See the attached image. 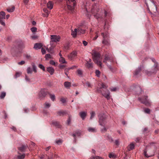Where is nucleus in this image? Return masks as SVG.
Listing matches in <instances>:
<instances>
[{"mask_svg":"<svg viewBox=\"0 0 159 159\" xmlns=\"http://www.w3.org/2000/svg\"><path fill=\"white\" fill-rule=\"evenodd\" d=\"M101 87L97 88V91L99 93H102V95L106 98L107 99H109L110 98V93L109 91L108 90L106 89L105 93H102L101 90V89L102 88L106 89L107 87V86L103 83L101 84Z\"/></svg>","mask_w":159,"mask_h":159,"instance_id":"1","label":"nucleus"},{"mask_svg":"<svg viewBox=\"0 0 159 159\" xmlns=\"http://www.w3.org/2000/svg\"><path fill=\"white\" fill-rule=\"evenodd\" d=\"M93 60L98 65L102 67V63L101 61L100 54L97 52H94L92 54Z\"/></svg>","mask_w":159,"mask_h":159,"instance_id":"2","label":"nucleus"},{"mask_svg":"<svg viewBox=\"0 0 159 159\" xmlns=\"http://www.w3.org/2000/svg\"><path fill=\"white\" fill-rule=\"evenodd\" d=\"M67 7L68 10L72 11L75 5L76 2L75 0H66Z\"/></svg>","mask_w":159,"mask_h":159,"instance_id":"3","label":"nucleus"},{"mask_svg":"<svg viewBox=\"0 0 159 159\" xmlns=\"http://www.w3.org/2000/svg\"><path fill=\"white\" fill-rule=\"evenodd\" d=\"M158 70V65L157 63H155L154 65L152 67L151 70L148 71L146 70L145 71V73L148 75H150L153 74H155Z\"/></svg>","mask_w":159,"mask_h":159,"instance_id":"4","label":"nucleus"},{"mask_svg":"<svg viewBox=\"0 0 159 159\" xmlns=\"http://www.w3.org/2000/svg\"><path fill=\"white\" fill-rule=\"evenodd\" d=\"M99 123L101 126H105L107 123L106 118L104 116L99 115Z\"/></svg>","mask_w":159,"mask_h":159,"instance_id":"5","label":"nucleus"},{"mask_svg":"<svg viewBox=\"0 0 159 159\" xmlns=\"http://www.w3.org/2000/svg\"><path fill=\"white\" fill-rule=\"evenodd\" d=\"M138 100L140 102L145 104L147 106H150V102L148 99L147 96H145L142 98H139Z\"/></svg>","mask_w":159,"mask_h":159,"instance_id":"6","label":"nucleus"},{"mask_svg":"<svg viewBox=\"0 0 159 159\" xmlns=\"http://www.w3.org/2000/svg\"><path fill=\"white\" fill-rule=\"evenodd\" d=\"M51 40L50 41V45H53V43L59 42L60 40V37L59 36L51 35Z\"/></svg>","mask_w":159,"mask_h":159,"instance_id":"7","label":"nucleus"},{"mask_svg":"<svg viewBox=\"0 0 159 159\" xmlns=\"http://www.w3.org/2000/svg\"><path fill=\"white\" fill-rule=\"evenodd\" d=\"M39 95L40 98L44 97L47 95V92L44 89H41Z\"/></svg>","mask_w":159,"mask_h":159,"instance_id":"8","label":"nucleus"},{"mask_svg":"<svg viewBox=\"0 0 159 159\" xmlns=\"http://www.w3.org/2000/svg\"><path fill=\"white\" fill-rule=\"evenodd\" d=\"M87 130L90 132L96 133L97 131V129L96 127H89Z\"/></svg>","mask_w":159,"mask_h":159,"instance_id":"9","label":"nucleus"},{"mask_svg":"<svg viewBox=\"0 0 159 159\" xmlns=\"http://www.w3.org/2000/svg\"><path fill=\"white\" fill-rule=\"evenodd\" d=\"M81 134V132L80 131L77 130L75 133L72 134V136L74 137L75 142V137L77 136H80Z\"/></svg>","mask_w":159,"mask_h":159,"instance_id":"10","label":"nucleus"},{"mask_svg":"<svg viewBox=\"0 0 159 159\" xmlns=\"http://www.w3.org/2000/svg\"><path fill=\"white\" fill-rule=\"evenodd\" d=\"M112 61V60L110 57H109L107 55H105V58L103 60L104 62L106 63L107 61L111 62Z\"/></svg>","mask_w":159,"mask_h":159,"instance_id":"11","label":"nucleus"},{"mask_svg":"<svg viewBox=\"0 0 159 159\" xmlns=\"http://www.w3.org/2000/svg\"><path fill=\"white\" fill-rule=\"evenodd\" d=\"M79 115L83 120H84L87 115V112L84 111H81L79 113Z\"/></svg>","mask_w":159,"mask_h":159,"instance_id":"12","label":"nucleus"},{"mask_svg":"<svg viewBox=\"0 0 159 159\" xmlns=\"http://www.w3.org/2000/svg\"><path fill=\"white\" fill-rule=\"evenodd\" d=\"M76 52H73L68 56V58L69 59L72 60L76 56Z\"/></svg>","mask_w":159,"mask_h":159,"instance_id":"13","label":"nucleus"},{"mask_svg":"<svg viewBox=\"0 0 159 159\" xmlns=\"http://www.w3.org/2000/svg\"><path fill=\"white\" fill-rule=\"evenodd\" d=\"M18 47L20 48L23 49L25 47V43L22 41H20L19 42Z\"/></svg>","mask_w":159,"mask_h":159,"instance_id":"14","label":"nucleus"},{"mask_svg":"<svg viewBox=\"0 0 159 159\" xmlns=\"http://www.w3.org/2000/svg\"><path fill=\"white\" fill-rule=\"evenodd\" d=\"M42 47V45L41 43H36L34 44V48L36 49H40Z\"/></svg>","mask_w":159,"mask_h":159,"instance_id":"15","label":"nucleus"},{"mask_svg":"<svg viewBox=\"0 0 159 159\" xmlns=\"http://www.w3.org/2000/svg\"><path fill=\"white\" fill-rule=\"evenodd\" d=\"M47 71L50 73L51 75H52L54 73V70L53 68L49 67L47 68Z\"/></svg>","mask_w":159,"mask_h":159,"instance_id":"16","label":"nucleus"},{"mask_svg":"<svg viewBox=\"0 0 159 159\" xmlns=\"http://www.w3.org/2000/svg\"><path fill=\"white\" fill-rule=\"evenodd\" d=\"M27 147V145H22L20 147L18 148V149L21 152H24Z\"/></svg>","mask_w":159,"mask_h":159,"instance_id":"17","label":"nucleus"},{"mask_svg":"<svg viewBox=\"0 0 159 159\" xmlns=\"http://www.w3.org/2000/svg\"><path fill=\"white\" fill-rule=\"evenodd\" d=\"M102 43L104 45L107 46H109L110 45L109 39H103Z\"/></svg>","mask_w":159,"mask_h":159,"instance_id":"18","label":"nucleus"},{"mask_svg":"<svg viewBox=\"0 0 159 159\" xmlns=\"http://www.w3.org/2000/svg\"><path fill=\"white\" fill-rule=\"evenodd\" d=\"M5 13L3 11H2L0 12V19L3 20L5 19Z\"/></svg>","mask_w":159,"mask_h":159,"instance_id":"19","label":"nucleus"},{"mask_svg":"<svg viewBox=\"0 0 159 159\" xmlns=\"http://www.w3.org/2000/svg\"><path fill=\"white\" fill-rule=\"evenodd\" d=\"M85 66L86 67L88 68H91L93 67V63L92 62H89V61H87Z\"/></svg>","mask_w":159,"mask_h":159,"instance_id":"20","label":"nucleus"},{"mask_svg":"<svg viewBox=\"0 0 159 159\" xmlns=\"http://www.w3.org/2000/svg\"><path fill=\"white\" fill-rule=\"evenodd\" d=\"M64 85L65 88L69 89L71 86V84L69 82L66 81L64 82Z\"/></svg>","mask_w":159,"mask_h":159,"instance_id":"21","label":"nucleus"},{"mask_svg":"<svg viewBox=\"0 0 159 159\" xmlns=\"http://www.w3.org/2000/svg\"><path fill=\"white\" fill-rule=\"evenodd\" d=\"M47 7L50 10L52 9V8L53 7V4L52 2L51 1H49L47 3Z\"/></svg>","mask_w":159,"mask_h":159,"instance_id":"22","label":"nucleus"},{"mask_svg":"<svg viewBox=\"0 0 159 159\" xmlns=\"http://www.w3.org/2000/svg\"><path fill=\"white\" fill-rule=\"evenodd\" d=\"M134 143H130L128 147V150L129 151H130L134 149Z\"/></svg>","mask_w":159,"mask_h":159,"instance_id":"23","label":"nucleus"},{"mask_svg":"<svg viewBox=\"0 0 159 159\" xmlns=\"http://www.w3.org/2000/svg\"><path fill=\"white\" fill-rule=\"evenodd\" d=\"M55 46V45H51V47L49 48L47 47L46 48V50L48 52H51V51H52L54 47Z\"/></svg>","mask_w":159,"mask_h":159,"instance_id":"24","label":"nucleus"},{"mask_svg":"<svg viewBox=\"0 0 159 159\" xmlns=\"http://www.w3.org/2000/svg\"><path fill=\"white\" fill-rule=\"evenodd\" d=\"M101 34L103 37V39H109V35L107 33L104 34L103 33H102Z\"/></svg>","mask_w":159,"mask_h":159,"instance_id":"25","label":"nucleus"},{"mask_svg":"<svg viewBox=\"0 0 159 159\" xmlns=\"http://www.w3.org/2000/svg\"><path fill=\"white\" fill-rule=\"evenodd\" d=\"M77 33H78L77 29H75L74 31L72 30L71 34L73 37H75Z\"/></svg>","mask_w":159,"mask_h":159,"instance_id":"26","label":"nucleus"},{"mask_svg":"<svg viewBox=\"0 0 159 159\" xmlns=\"http://www.w3.org/2000/svg\"><path fill=\"white\" fill-rule=\"evenodd\" d=\"M15 7L14 6H12L11 8L9 7L7 9V11L9 12H13L15 10Z\"/></svg>","mask_w":159,"mask_h":159,"instance_id":"27","label":"nucleus"},{"mask_svg":"<svg viewBox=\"0 0 159 159\" xmlns=\"http://www.w3.org/2000/svg\"><path fill=\"white\" fill-rule=\"evenodd\" d=\"M85 32V30L80 29L79 28L78 29L77 33L78 34H84Z\"/></svg>","mask_w":159,"mask_h":159,"instance_id":"28","label":"nucleus"},{"mask_svg":"<svg viewBox=\"0 0 159 159\" xmlns=\"http://www.w3.org/2000/svg\"><path fill=\"white\" fill-rule=\"evenodd\" d=\"M141 70V66L139 67L134 72V75H137L139 74V72Z\"/></svg>","mask_w":159,"mask_h":159,"instance_id":"29","label":"nucleus"},{"mask_svg":"<svg viewBox=\"0 0 159 159\" xmlns=\"http://www.w3.org/2000/svg\"><path fill=\"white\" fill-rule=\"evenodd\" d=\"M103 126V128L101 129V131L102 133H104L106 132L108 129V128L106 126V125Z\"/></svg>","mask_w":159,"mask_h":159,"instance_id":"30","label":"nucleus"},{"mask_svg":"<svg viewBox=\"0 0 159 159\" xmlns=\"http://www.w3.org/2000/svg\"><path fill=\"white\" fill-rule=\"evenodd\" d=\"M59 61L61 63H66V61L65 58L63 57H60L59 59Z\"/></svg>","mask_w":159,"mask_h":159,"instance_id":"31","label":"nucleus"},{"mask_svg":"<svg viewBox=\"0 0 159 159\" xmlns=\"http://www.w3.org/2000/svg\"><path fill=\"white\" fill-rule=\"evenodd\" d=\"M6 93L5 92H2L0 95V98L1 99H3L6 96Z\"/></svg>","mask_w":159,"mask_h":159,"instance_id":"32","label":"nucleus"},{"mask_svg":"<svg viewBox=\"0 0 159 159\" xmlns=\"http://www.w3.org/2000/svg\"><path fill=\"white\" fill-rule=\"evenodd\" d=\"M45 58L46 60H48V59L52 58V57L50 54H47L45 56Z\"/></svg>","mask_w":159,"mask_h":159,"instance_id":"33","label":"nucleus"},{"mask_svg":"<svg viewBox=\"0 0 159 159\" xmlns=\"http://www.w3.org/2000/svg\"><path fill=\"white\" fill-rule=\"evenodd\" d=\"M25 154H23L21 155H18L17 158L18 159H23L25 158Z\"/></svg>","mask_w":159,"mask_h":159,"instance_id":"34","label":"nucleus"},{"mask_svg":"<svg viewBox=\"0 0 159 159\" xmlns=\"http://www.w3.org/2000/svg\"><path fill=\"white\" fill-rule=\"evenodd\" d=\"M43 11L44 12L46 13L47 14L46 15H45L44 16L45 17H48V15L49 14V13L50 12V11H48V9L47 8H44L43 9Z\"/></svg>","mask_w":159,"mask_h":159,"instance_id":"35","label":"nucleus"},{"mask_svg":"<svg viewBox=\"0 0 159 159\" xmlns=\"http://www.w3.org/2000/svg\"><path fill=\"white\" fill-rule=\"evenodd\" d=\"M33 67V71L35 72L36 73L37 72L36 66L35 65L34 63L32 64Z\"/></svg>","mask_w":159,"mask_h":159,"instance_id":"36","label":"nucleus"},{"mask_svg":"<svg viewBox=\"0 0 159 159\" xmlns=\"http://www.w3.org/2000/svg\"><path fill=\"white\" fill-rule=\"evenodd\" d=\"M27 72L28 74H32V70L30 67H28L27 69Z\"/></svg>","mask_w":159,"mask_h":159,"instance_id":"37","label":"nucleus"},{"mask_svg":"<svg viewBox=\"0 0 159 159\" xmlns=\"http://www.w3.org/2000/svg\"><path fill=\"white\" fill-rule=\"evenodd\" d=\"M77 74L79 76H81L82 75V70L80 69H78L77 70Z\"/></svg>","mask_w":159,"mask_h":159,"instance_id":"38","label":"nucleus"},{"mask_svg":"<svg viewBox=\"0 0 159 159\" xmlns=\"http://www.w3.org/2000/svg\"><path fill=\"white\" fill-rule=\"evenodd\" d=\"M50 98L52 101H54L55 99V96L54 94H50Z\"/></svg>","mask_w":159,"mask_h":159,"instance_id":"39","label":"nucleus"},{"mask_svg":"<svg viewBox=\"0 0 159 159\" xmlns=\"http://www.w3.org/2000/svg\"><path fill=\"white\" fill-rule=\"evenodd\" d=\"M38 67L41 69L43 71H44L45 70V69L44 66L42 64H40L39 65Z\"/></svg>","mask_w":159,"mask_h":159,"instance_id":"40","label":"nucleus"},{"mask_svg":"<svg viewBox=\"0 0 159 159\" xmlns=\"http://www.w3.org/2000/svg\"><path fill=\"white\" fill-rule=\"evenodd\" d=\"M144 111L146 113L150 114V110L149 108H145L144 110Z\"/></svg>","mask_w":159,"mask_h":159,"instance_id":"41","label":"nucleus"},{"mask_svg":"<svg viewBox=\"0 0 159 159\" xmlns=\"http://www.w3.org/2000/svg\"><path fill=\"white\" fill-rule=\"evenodd\" d=\"M30 30L32 33H34L37 31V29L36 27H33L30 29Z\"/></svg>","mask_w":159,"mask_h":159,"instance_id":"42","label":"nucleus"},{"mask_svg":"<svg viewBox=\"0 0 159 159\" xmlns=\"http://www.w3.org/2000/svg\"><path fill=\"white\" fill-rule=\"evenodd\" d=\"M91 116L90 118V119H92L95 116V113L94 111H92L90 113Z\"/></svg>","mask_w":159,"mask_h":159,"instance_id":"43","label":"nucleus"},{"mask_svg":"<svg viewBox=\"0 0 159 159\" xmlns=\"http://www.w3.org/2000/svg\"><path fill=\"white\" fill-rule=\"evenodd\" d=\"M144 156L147 157H148L152 156V155H148L147 153V151H146V150H145L144 151Z\"/></svg>","mask_w":159,"mask_h":159,"instance_id":"44","label":"nucleus"},{"mask_svg":"<svg viewBox=\"0 0 159 159\" xmlns=\"http://www.w3.org/2000/svg\"><path fill=\"white\" fill-rule=\"evenodd\" d=\"M21 73L20 72H17L15 75V78H17L19 77L21 75Z\"/></svg>","mask_w":159,"mask_h":159,"instance_id":"45","label":"nucleus"},{"mask_svg":"<svg viewBox=\"0 0 159 159\" xmlns=\"http://www.w3.org/2000/svg\"><path fill=\"white\" fill-rule=\"evenodd\" d=\"M96 75L98 77H99L100 75V72L99 70H96L95 71Z\"/></svg>","mask_w":159,"mask_h":159,"instance_id":"46","label":"nucleus"},{"mask_svg":"<svg viewBox=\"0 0 159 159\" xmlns=\"http://www.w3.org/2000/svg\"><path fill=\"white\" fill-rule=\"evenodd\" d=\"M44 105L45 107V108H49V107H50L51 106L50 104L49 103L47 102H45Z\"/></svg>","mask_w":159,"mask_h":159,"instance_id":"47","label":"nucleus"},{"mask_svg":"<svg viewBox=\"0 0 159 159\" xmlns=\"http://www.w3.org/2000/svg\"><path fill=\"white\" fill-rule=\"evenodd\" d=\"M38 38V36L36 35H32L31 36V38L33 40L36 39Z\"/></svg>","mask_w":159,"mask_h":159,"instance_id":"48","label":"nucleus"},{"mask_svg":"<svg viewBox=\"0 0 159 159\" xmlns=\"http://www.w3.org/2000/svg\"><path fill=\"white\" fill-rule=\"evenodd\" d=\"M62 141L61 139H59L56 141V143L57 144L59 145L61 143Z\"/></svg>","mask_w":159,"mask_h":159,"instance_id":"49","label":"nucleus"},{"mask_svg":"<svg viewBox=\"0 0 159 159\" xmlns=\"http://www.w3.org/2000/svg\"><path fill=\"white\" fill-rule=\"evenodd\" d=\"M71 120V116H69V118L67 120V123L68 125H69L70 122Z\"/></svg>","mask_w":159,"mask_h":159,"instance_id":"50","label":"nucleus"},{"mask_svg":"<svg viewBox=\"0 0 159 159\" xmlns=\"http://www.w3.org/2000/svg\"><path fill=\"white\" fill-rule=\"evenodd\" d=\"M0 23L3 26H5V23L4 21L0 19Z\"/></svg>","mask_w":159,"mask_h":159,"instance_id":"51","label":"nucleus"},{"mask_svg":"<svg viewBox=\"0 0 159 159\" xmlns=\"http://www.w3.org/2000/svg\"><path fill=\"white\" fill-rule=\"evenodd\" d=\"M93 15L97 19H98L100 17V15L98 13L94 14Z\"/></svg>","mask_w":159,"mask_h":159,"instance_id":"52","label":"nucleus"},{"mask_svg":"<svg viewBox=\"0 0 159 159\" xmlns=\"http://www.w3.org/2000/svg\"><path fill=\"white\" fill-rule=\"evenodd\" d=\"M52 124L56 126H57L59 125V123L57 121H54L53 122Z\"/></svg>","mask_w":159,"mask_h":159,"instance_id":"53","label":"nucleus"},{"mask_svg":"<svg viewBox=\"0 0 159 159\" xmlns=\"http://www.w3.org/2000/svg\"><path fill=\"white\" fill-rule=\"evenodd\" d=\"M41 52L42 54H45L46 52L44 48H42L41 49Z\"/></svg>","mask_w":159,"mask_h":159,"instance_id":"54","label":"nucleus"},{"mask_svg":"<svg viewBox=\"0 0 159 159\" xmlns=\"http://www.w3.org/2000/svg\"><path fill=\"white\" fill-rule=\"evenodd\" d=\"M109 157L110 158L115 157L114 155L111 153H110L109 155Z\"/></svg>","mask_w":159,"mask_h":159,"instance_id":"55","label":"nucleus"},{"mask_svg":"<svg viewBox=\"0 0 159 159\" xmlns=\"http://www.w3.org/2000/svg\"><path fill=\"white\" fill-rule=\"evenodd\" d=\"M25 63V61H22L20 62H18V64L20 65H22Z\"/></svg>","mask_w":159,"mask_h":159,"instance_id":"56","label":"nucleus"},{"mask_svg":"<svg viewBox=\"0 0 159 159\" xmlns=\"http://www.w3.org/2000/svg\"><path fill=\"white\" fill-rule=\"evenodd\" d=\"M50 63L52 65H55V63L53 60H51L50 61Z\"/></svg>","mask_w":159,"mask_h":159,"instance_id":"57","label":"nucleus"},{"mask_svg":"<svg viewBox=\"0 0 159 159\" xmlns=\"http://www.w3.org/2000/svg\"><path fill=\"white\" fill-rule=\"evenodd\" d=\"M83 43L84 44V46H86L88 44V42L86 41H83Z\"/></svg>","mask_w":159,"mask_h":159,"instance_id":"58","label":"nucleus"},{"mask_svg":"<svg viewBox=\"0 0 159 159\" xmlns=\"http://www.w3.org/2000/svg\"><path fill=\"white\" fill-rule=\"evenodd\" d=\"M24 111L25 112V113H27L29 111L28 109L26 108L24 109Z\"/></svg>","mask_w":159,"mask_h":159,"instance_id":"59","label":"nucleus"},{"mask_svg":"<svg viewBox=\"0 0 159 159\" xmlns=\"http://www.w3.org/2000/svg\"><path fill=\"white\" fill-rule=\"evenodd\" d=\"M60 100L63 103H65L66 101V100L64 98H61Z\"/></svg>","mask_w":159,"mask_h":159,"instance_id":"60","label":"nucleus"},{"mask_svg":"<svg viewBox=\"0 0 159 159\" xmlns=\"http://www.w3.org/2000/svg\"><path fill=\"white\" fill-rule=\"evenodd\" d=\"M64 113V112L62 111H59L57 113L59 115L61 116V115L63 114Z\"/></svg>","mask_w":159,"mask_h":159,"instance_id":"61","label":"nucleus"},{"mask_svg":"<svg viewBox=\"0 0 159 159\" xmlns=\"http://www.w3.org/2000/svg\"><path fill=\"white\" fill-rule=\"evenodd\" d=\"M115 143L116 145H119V142L118 140H116L115 141Z\"/></svg>","mask_w":159,"mask_h":159,"instance_id":"62","label":"nucleus"},{"mask_svg":"<svg viewBox=\"0 0 159 159\" xmlns=\"http://www.w3.org/2000/svg\"><path fill=\"white\" fill-rule=\"evenodd\" d=\"M25 79L27 81H30V79L26 75L25 76Z\"/></svg>","mask_w":159,"mask_h":159,"instance_id":"63","label":"nucleus"},{"mask_svg":"<svg viewBox=\"0 0 159 159\" xmlns=\"http://www.w3.org/2000/svg\"><path fill=\"white\" fill-rule=\"evenodd\" d=\"M68 69H66L65 70V73L66 75L67 76H68L67 72H68Z\"/></svg>","mask_w":159,"mask_h":159,"instance_id":"64","label":"nucleus"}]
</instances>
